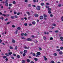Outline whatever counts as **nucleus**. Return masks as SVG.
Returning <instances> with one entry per match:
<instances>
[{"instance_id": "nucleus-1", "label": "nucleus", "mask_w": 63, "mask_h": 63, "mask_svg": "<svg viewBox=\"0 0 63 63\" xmlns=\"http://www.w3.org/2000/svg\"><path fill=\"white\" fill-rule=\"evenodd\" d=\"M40 8H41V7L40 6H38L36 7L37 10L39 11L40 10Z\"/></svg>"}, {"instance_id": "nucleus-2", "label": "nucleus", "mask_w": 63, "mask_h": 63, "mask_svg": "<svg viewBox=\"0 0 63 63\" xmlns=\"http://www.w3.org/2000/svg\"><path fill=\"white\" fill-rule=\"evenodd\" d=\"M39 18L40 19H43L44 18V17L42 16H40Z\"/></svg>"}, {"instance_id": "nucleus-3", "label": "nucleus", "mask_w": 63, "mask_h": 63, "mask_svg": "<svg viewBox=\"0 0 63 63\" xmlns=\"http://www.w3.org/2000/svg\"><path fill=\"white\" fill-rule=\"evenodd\" d=\"M27 40L28 41H32V39L30 38L27 39Z\"/></svg>"}, {"instance_id": "nucleus-4", "label": "nucleus", "mask_w": 63, "mask_h": 63, "mask_svg": "<svg viewBox=\"0 0 63 63\" xmlns=\"http://www.w3.org/2000/svg\"><path fill=\"white\" fill-rule=\"evenodd\" d=\"M43 57L44 58V60L45 61H47V58H46V56H44Z\"/></svg>"}, {"instance_id": "nucleus-5", "label": "nucleus", "mask_w": 63, "mask_h": 63, "mask_svg": "<svg viewBox=\"0 0 63 63\" xmlns=\"http://www.w3.org/2000/svg\"><path fill=\"white\" fill-rule=\"evenodd\" d=\"M36 54L38 55H41V53L39 52H37L36 53Z\"/></svg>"}, {"instance_id": "nucleus-6", "label": "nucleus", "mask_w": 63, "mask_h": 63, "mask_svg": "<svg viewBox=\"0 0 63 63\" xmlns=\"http://www.w3.org/2000/svg\"><path fill=\"white\" fill-rule=\"evenodd\" d=\"M59 54L60 55H62L63 54V52L61 51H60L59 52Z\"/></svg>"}, {"instance_id": "nucleus-7", "label": "nucleus", "mask_w": 63, "mask_h": 63, "mask_svg": "<svg viewBox=\"0 0 63 63\" xmlns=\"http://www.w3.org/2000/svg\"><path fill=\"white\" fill-rule=\"evenodd\" d=\"M34 16L35 17H38L39 16V15L37 14H35L34 15Z\"/></svg>"}, {"instance_id": "nucleus-8", "label": "nucleus", "mask_w": 63, "mask_h": 63, "mask_svg": "<svg viewBox=\"0 0 63 63\" xmlns=\"http://www.w3.org/2000/svg\"><path fill=\"white\" fill-rule=\"evenodd\" d=\"M27 52V50H25L24 51V53H26Z\"/></svg>"}, {"instance_id": "nucleus-9", "label": "nucleus", "mask_w": 63, "mask_h": 63, "mask_svg": "<svg viewBox=\"0 0 63 63\" xmlns=\"http://www.w3.org/2000/svg\"><path fill=\"white\" fill-rule=\"evenodd\" d=\"M12 42L13 43H16V41L14 40L13 39H12Z\"/></svg>"}, {"instance_id": "nucleus-10", "label": "nucleus", "mask_w": 63, "mask_h": 63, "mask_svg": "<svg viewBox=\"0 0 63 63\" xmlns=\"http://www.w3.org/2000/svg\"><path fill=\"white\" fill-rule=\"evenodd\" d=\"M48 11H51V8H48Z\"/></svg>"}, {"instance_id": "nucleus-11", "label": "nucleus", "mask_w": 63, "mask_h": 63, "mask_svg": "<svg viewBox=\"0 0 63 63\" xmlns=\"http://www.w3.org/2000/svg\"><path fill=\"white\" fill-rule=\"evenodd\" d=\"M30 60H29V59H27V61L28 63H29L30 62Z\"/></svg>"}, {"instance_id": "nucleus-12", "label": "nucleus", "mask_w": 63, "mask_h": 63, "mask_svg": "<svg viewBox=\"0 0 63 63\" xmlns=\"http://www.w3.org/2000/svg\"><path fill=\"white\" fill-rule=\"evenodd\" d=\"M40 5L41 6H44L45 5V3H41Z\"/></svg>"}, {"instance_id": "nucleus-13", "label": "nucleus", "mask_w": 63, "mask_h": 63, "mask_svg": "<svg viewBox=\"0 0 63 63\" xmlns=\"http://www.w3.org/2000/svg\"><path fill=\"white\" fill-rule=\"evenodd\" d=\"M27 14H28V16H30V15H31L30 13L28 11L27 12Z\"/></svg>"}, {"instance_id": "nucleus-14", "label": "nucleus", "mask_w": 63, "mask_h": 63, "mask_svg": "<svg viewBox=\"0 0 63 63\" xmlns=\"http://www.w3.org/2000/svg\"><path fill=\"white\" fill-rule=\"evenodd\" d=\"M22 63H25V60H22Z\"/></svg>"}, {"instance_id": "nucleus-15", "label": "nucleus", "mask_w": 63, "mask_h": 63, "mask_svg": "<svg viewBox=\"0 0 63 63\" xmlns=\"http://www.w3.org/2000/svg\"><path fill=\"white\" fill-rule=\"evenodd\" d=\"M43 16L44 18L47 17V15L45 14H44L43 15Z\"/></svg>"}, {"instance_id": "nucleus-16", "label": "nucleus", "mask_w": 63, "mask_h": 63, "mask_svg": "<svg viewBox=\"0 0 63 63\" xmlns=\"http://www.w3.org/2000/svg\"><path fill=\"white\" fill-rule=\"evenodd\" d=\"M32 24L33 25H35L36 24V22L34 21L32 22Z\"/></svg>"}, {"instance_id": "nucleus-17", "label": "nucleus", "mask_w": 63, "mask_h": 63, "mask_svg": "<svg viewBox=\"0 0 63 63\" xmlns=\"http://www.w3.org/2000/svg\"><path fill=\"white\" fill-rule=\"evenodd\" d=\"M8 3H6V4L5 5V6H6V7H8Z\"/></svg>"}, {"instance_id": "nucleus-18", "label": "nucleus", "mask_w": 63, "mask_h": 63, "mask_svg": "<svg viewBox=\"0 0 63 63\" xmlns=\"http://www.w3.org/2000/svg\"><path fill=\"white\" fill-rule=\"evenodd\" d=\"M11 18L12 19H14L15 18V17L14 16H12L11 17Z\"/></svg>"}, {"instance_id": "nucleus-19", "label": "nucleus", "mask_w": 63, "mask_h": 63, "mask_svg": "<svg viewBox=\"0 0 63 63\" xmlns=\"http://www.w3.org/2000/svg\"><path fill=\"white\" fill-rule=\"evenodd\" d=\"M34 60H35V61H37L38 60V59L36 58H34Z\"/></svg>"}, {"instance_id": "nucleus-20", "label": "nucleus", "mask_w": 63, "mask_h": 63, "mask_svg": "<svg viewBox=\"0 0 63 63\" xmlns=\"http://www.w3.org/2000/svg\"><path fill=\"white\" fill-rule=\"evenodd\" d=\"M7 56H4L3 57V58L4 59H5V58H7Z\"/></svg>"}, {"instance_id": "nucleus-21", "label": "nucleus", "mask_w": 63, "mask_h": 63, "mask_svg": "<svg viewBox=\"0 0 63 63\" xmlns=\"http://www.w3.org/2000/svg\"><path fill=\"white\" fill-rule=\"evenodd\" d=\"M49 6L47 5L46 6V7L47 9H48L49 8Z\"/></svg>"}, {"instance_id": "nucleus-22", "label": "nucleus", "mask_w": 63, "mask_h": 63, "mask_svg": "<svg viewBox=\"0 0 63 63\" xmlns=\"http://www.w3.org/2000/svg\"><path fill=\"white\" fill-rule=\"evenodd\" d=\"M43 39L44 40H46V39H47V38H46V36H44L43 37Z\"/></svg>"}, {"instance_id": "nucleus-23", "label": "nucleus", "mask_w": 63, "mask_h": 63, "mask_svg": "<svg viewBox=\"0 0 63 63\" xmlns=\"http://www.w3.org/2000/svg\"><path fill=\"white\" fill-rule=\"evenodd\" d=\"M21 28L20 27H18L17 28V29H18V30H20L21 29Z\"/></svg>"}, {"instance_id": "nucleus-24", "label": "nucleus", "mask_w": 63, "mask_h": 63, "mask_svg": "<svg viewBox=\"0 0 63 63\" xmlns=\"http://www.w3.org/2000/svg\"><path fill=\"white\" fill-rule=\"evenodd\" d=\"M5 55L7 56H9V55L8 53H5Z\"/></svg>"}, {"instance_id": "nucleus-25", "label": "nucleus", "mask_w": 63, "mask_h": 63, "mask_svg": "<svg viewBox=\"0 0 63 63\" xmlns=\"http://www.w3.org/2000/svg\"><path fill=\"white\" fill-rule=\"evenodd\" d=\"M12 52H10L8 53V54L9 55H11V54H12Z\"/></svg>"}, {"instance_id": "nucleus-26", "label": "nucleus", "mask_w": 63, "mask_h": 63, "mask_svg": "<svg viewBox=\"0 0 63 63\" xmlns=\"http://www.w3.org/2000/svg\"><path fill=\"white\" fill-rule=\"evenodd\" d=\"M17 58H20V56H19V55H17Z\"/></svg>"}, {"instance_id": "nucleus-27", "label": "nucleus", "mask_w": 63, "mask_h": 63, "mask_svg": "<svg viewBox=\"0 0 63 63\" xmlns=\"http://www.w3.org/2000/svg\"><path fill=\"white\" fill-rule=\"evenodd\" d=\"M60 49L61 50H62L63 49V47H60Z\"/></svg>"}, {"instance_id": "nucleus-28", "label": "nucleus", "mask_w": 63, "mask_h": 63, "mask_svg": "<svg viewBox=\"0 0 63 63\" xmlns=\"http://www.w3.org/2000/svg\"><path fill=\"white\" fill-rule=\"evenodd\" d=\"M10 49H13V47H12V46H10L9 47Z\"/></svg>"}, {"instance_id": "nucleus-29", "label": "nucleus", "mask_w": 63, "mask_h": 63, "mask_svg": "<svg viewBox=\"0 0 63 63\" xmlns=\"http://www.w3.org/2000/svg\"><path fill=\"white\" fill-rule=\"evenodd\" d=\"M48 14H51V12L50 11H48Z\"/></svg>"}, {"instance_id": "nucleus-30", "label": "nucleus", "mask_w": 63, "mask_h": 63, "mask_svg": "<svg viewBox=\"0 0 63 63\" xmlns=\"http://www.w3.org/2000/svg\"><path fill=\"white\" fill-rule=\"evenodd\" d=\"M18 30H16L15 31V33L16 34H17V32H18Z\"/></svg>"}, {"instance_id": "nucleus-31", "label": "nucleus", "mask_w": 63, "mask_h": 63, "mask_svg": "<svg viewBox=\"0 0 63 63\" xmlns=\"http://www.w3.org/2000/svg\"><path fill=\"white\" fill-rule=\"evenodd\" d=\"M38 48L40 50H42V48H41L40 47H38Z\"/></svg>"}, {"instance_id": "nucleus-32", "label": "nucleus", "mask_w": 63, "mask_h": 63, "mask_svg": "<svg viewBox=\"0 0 63 63\" xmlns=\"http://www.w3.org/2000/svg\"><path fill=\"white\" fill-rule=\"evenodd\" d=\"M57 54H56V53H55L53 54V55H54V56H57Z\"/></svg>"}, {"instance_id": "nucleus-33", "label": "nucleus", "mask_w": 63, "mask_h": 63, "mask_svg": "<svg viewBox=\"0 0 63 63\" xmlns=\"http://www.w3.org/2000/svg\"><path fill=\"white\" fill-rule=\"evenodd\" d=\"M60 40H63V37H60Z\"/></svg>"}, {"instance_id": "nucleus-34", "label": "nucleus", "mask_w": 63, "mask_h": 63, "mask_svg": "<svg viewBox=\"0 0 63 63\" xmlns=\"http://www.w3.org/2000/svg\"><path fill=\"white\" fill-rule=\"evenodd\" d=\"M24 25L25 26H26L27 25V23H25L24 24Z\"/></svg>"}, {"instance_id": "nucleus-35", "label": "nucleus", "mask_w": 63, "mask_h": 63, "mask_svg": "<svg viewBox=\"0 0 63 63\" xmlns=\"http://www.w3.org/2000/svg\"><path fill=\"white\" fill-rule=\"evenodd\" d=\"M12 5V4L10 3L9 5V7H11Z\"/></svg>"}, {"instance_id": "nucleus-36", "label": "nucleus", "mask_w": 63, "mask_h": 63, "mask_svg": "<svg viewBox=\"0 0 63 63\" xmlns=\"http://www.w3.org/2000/svg\"><path fill=\"white\" fill-rule=\"evenodd\" d=\"M13 4H16V1H14L13 2Z\"/></svg>"}, {"instance_id": "nucleus-37", "label": "nucleus", "mask_w": 63, "mask_h": 63, "mask_svg": "<svg viewBox=\"0 0 63 63\" xmlns=\"http://www.w3.org/2000/svg\"><path fill=\"white\" fill-rule=\"evenodd\" d=\"M56 51H58V52H59V51H60V49H57L56 50Z\"/></svg>"}, {"instance_id": "nucleus-38", "label": "nucleus", "mask_w": 63, "mask_h": 63, "mask_svg": "<svg viewBox=\"0 0 63 63\" xmlns=\"http://www.w3.org/2000/svg\"><path fill=\"white\" fill-rule=\"evenodd\" d=\"M8 0H6L5 2V3H8Z\"/></svg>"}, {"instance_id": "nucleus-39", "label": "nucleus", "mask_w": 63, "mask_h": 63, "mask_svg": "<svg viewBox=\"0 0 63 63\" xmlns=\"http://www.w3.org/2000/svg\"><path fill=\"white\" fill-rule=\"evenodd\" d=\"M21 38L22 39H23V40H25V38L24 37H21Z\"/></svg>"}, {"instance_id": "nucleus-40", "label": "nucleus", "mask_w": 63, "mask_h": 63, "mask_svg": "<svg viewBox=\"0 0 63 63\" xmlns=\"http://www.w3.org/2000/svg\"><path fill=\"white\" fill-rule=\"evenodd\" d=\"M15 49H17V47L16 46L15 47Z\"/></svg>"}, {"instance_id": "nucleus-41", "label": "nucleus", "mask_w": 63, "mask_h": 63, "mask_svg": "<svg viewBox=\"0 0 63 63\" xmlns=\"http://www.w3.org/2000/svg\"><path fill=\"white\" fill-rule=\"evenodd\" d=\"M28 6L29 7H31V4H29Z\"/></svg>"}, {"instance_id": "nucleus-42", "label": "nucleus", "mask_w": 63, "mask_h": 63, "mask_svg": "<svg viewBox=\"0 0 63 63\" xmlns=\"http://www.w3.org/2000/svg\"><path fill=\"white\" fill-rule=\"evenodd\" d=\"M51 63H55L54 61H52L51 62Z\"/></svg>"}, {"instance_id": "nucleus-43", "label": "nucleus", "mask_w": 63, "mask_h": 63, "mask_svg": "<svg viewBox=\"0 0 63 63\" xmlns=\"http://www.w3.org/2000/svg\"><path fill=\"white\" fill-rule=\"evenodd\" d=\"M25 2L26 3H27L28 2V0H24Z\"/></svg>"}, {"instance_id": "nucleus-44", "label": "nucleus", "mask_w": 63, "mask_h": 63, "mask_svg": "<svg viewBox=\"0 0 63 63\" xmlns=\"http://www.w3.org/2000/svg\"><path fill=\"white\" fill-rule=\"evenodd\" d=\"M53 38L52 37H50V40H53Z\"/></svg>"}, {"instance_id": "nucleus-45", "label": "nucleus", "mask_w": 63, "mask_h": 63, "mask_svg": "<svg viewBox=\"0 0 63 63\" xmlns=\"http://www.w3.org/2000/svg\"><path fill=\"white\" fill-rule=\"evenodd\" d=\"M61 4H59L58 5V7H61Z\"/></svg>"}, {"instance_id": "nucleus-46", "label": "nucleus", "mask_w": 63, "mask_h": 63, "mask_svg": "<svg viewBox=\"0 0 63 63\" xmlns=\"http://www.w3.org/2000/svg\"><path fill=\"white\" fill-rule=\"evenodd\" d=\"M12 27H13V28H14V27H16V26L14 25H12Z\"/></svg>"}, {"instance_id": "nucleus-47", "label": "nucleus", "mask_w": 63, "mask_h": 63, "mask_svg": "<svg viewBox=\"0 0 63 63\" xmlns=\"http://www.w3.org/2000/svg\"><path fill=\"white\" fill-rule=\"evenodd\" d=\"M23 56H25V55H26V54H25V53H24L23 54Z\"/></svg>"}, {"instance_id": "nucleus-48", "label": "nucleus", "mask_w": 63, "mask_h": 63, "mask_svg": "<svg viewBox=\"0 0 63 63\" xmlns=\"http://www.w3.org/2000/svg\"><path fill=\"white\" fill-rule=\"evenodd\" d=\"M24 48H25L26 49H28V48H29V47H28V48L27 47H24Z\"/></svg>"}, {"instance_id": "nucleus-49", "label": "nucleus", "mask_w": 63, "mask_h": 63, "mask_svg": "<svg viewBox=\"0 0 63 63\" xmlns=\"http://www.w3.org/2000/svg\"><path fill=\"white\" fill-rule=\"evenodd\" d=\"M33 1L34 3H36V0H33Z\"/></svg>"}, {"instance_id": "nucleus-50", "label": "nucleus", "mask_w": 63, "mask_h": 63, "mask_svg": "<svg viewBox=\"0 0 63 63\" xmlns=\"http://www.w3.org/2000/svg\"><path fill=\"white\" fill-rule=\"evenodd\" d=\"M50 17H52V16H53V15H52V14H50Z\"/></svg>"}, {"instance_id": "nucleus-51", "label": "nucleus", "mask_w": 63, "mask_h": 63, "mask_svg": "<svg viewBox=\"0 0 63 63\" xmlns=\"http://www.w3.org/2000/svg\"><path fill=\"white\" fill-rule=\"evenodd\" d=\"M32 55L34 56L36 55V54L35 53H33L32 54Z\"/></svg>"}, {"instance_id": "nucleus-52", "label": "nucleus", "mask_w": 63, "mask_h": 63, "mask_svg": "<svg viewBox=\"0 0 63 63\" xmlns=\"http://www.w3.org/2000/svg\"><path fill=\"white\" fill-rule=\"evenodd\" d=\"M52 25H53V26H56V24H52Z\"/></svg>"}, {"instance_id": "nucleus-53", "label": "nucleus", "mask_w": 63, "mask_h": 63, "mask_svg": "<svg viewBox=\"0 0 63 63\" xmlns=\"http://www.w3.org/2000/svg\"><path fill=\"white\" fill-rule=\"evenodd\" d=\"M10 23V22H8L6 24H9Z\"/></svg>"}, {"instance_id": "nucleus-54", "label": "nucleus", "mask_w": 63, "mask_h": 63, "mask_svg": "<svg viewBox=\"0 0 63 63\" xmlns=\"http://www.w3.org/2000/svg\"><path fill=\"white\" fill-rule=\"evenodd\" d=\"M29 26H32V24L30 23L29 24Z\"/></svg>"}, {"instance_id": "nucleus-55", "label": "nucleus", "mask_w": 63, "mask_h": 63, "mask_svg": "<svg viewBox=\"0 0 63 63\" xmlns=\"http://www.w3.org/2000/svg\"><path fill=\"white\" fill-rule=\"evenodd\" d=\"M35 56H36V57H39V55H37H37H35Z\"/></svg>"}, {"instance_id": "nucleus-56", "label": "nucleus", "mask_w": 63, "mask_h": 63, "mask_svg": "<svg viewBox=\"0 0 63 63\" xmlns=\"http://www.w3.org/2000/svg\"><path fill=\"white\" fill-rule=\"evenodd\" d=\"M55 33H58V31H55Z\"/></svg>"}, {"instance_id": "nucleus-57", "label": "nucleus", "mask_w": 63, "mask_h": 63, "mask_svg": "<svg viewBox=\"0 0 63 63\" xmlns=\"http://www.w3.org/2000/svg\"><path fill=\"white\" fill-rule=\"evenodd\" d=\"M20 14V13H19V12L17 14V15H18V16H19Z\"/></svg>"}, {"instance_id": "nucleus-58", "label": "nucleus", "mask_w": 63, "mask_h": 63, "mask_svg": "<svg viewBox=\"0 0 63 63\" xmlns=\"http://www.w3.org/2000/svg\"><path fill=\"white\" fill-rule=\"evenodd\" d=\"M15 18H16L17 17V16L16 15H15Z\"/></svg>"}, {"instance_id": "nucleus-59", "label": "nucleus", "mask_w": 63, "mask_h": 63, "mask_svg": "<svg viewBox=\"0 0 63 63\" xmlns=\"http://www.w3.org/2000/svg\"><path fill=\"white\" fill-rule=\"evenodd\" d=\"M13 55L14 56H16V54L13 53Z\"/></svg>"}, {"instance_id": "nucleus-60", "label": "nucleus", "mask_w": 63, "mask_h": 63, "mask_svg": "<svg viewBox=\"0 0 63 63\" xmlns=\"http://www.w3.org/2000/svg\"><path fill=\"white\" fill-rule=\"evenodd\" d=\"M44 20H46L47 19V18L46 17L44 18Z\"/></svg>"}, {"instance_id": "nucleus-61", "label": "nucleus", "mask_w": 63, "mask_h": 63, "mask_svg": "<svg viewBox=\"0 0 63 63\" xmlns=\"http://www.w3.org/2000/svg\"><path fill=\"white\" fill-rule=\"evenodd\" d=\"M5 60H6V61H7L8 60V59L7 58H6Z\"/></svg>"}, {"instance_id": "nucleus-62", "label": "nucleus", "mask_w": 63, "mask_h": 63, "mask_svg": "<svg viewBox=\"0 0 63 63\" xmlns=\"http://www.w3.org/2000/svg\"><path fill=\"white\" fill-rule=\"evenodd\" d=\"M61 19H62V21H63V16H62V18H61Z\"/></svg>"}, {"instance_id": "nucleus-63", "label": "nucleus", "mask_w": 63, "mask_h": 63, "mask_svg": "<svg viewBox=\"0 0 63 63\" xmlns=\"http://www.w3.org/2000/svg\"><path fill=\"white\" fill-rule=\"evenodd\" d=\"M14 14H15V15H16V12H14Z\"/></svg>"}, {"instance_id": "nucleus-64", "label": "nucleus", "mask_w": 63, "mask_h": 63, "mask_svg": "<svg viewBox=\"0 0 63 63\" xmlns=\"http://www.w3.org/2000/svg\"><path fill=\"white\" fill-rule=\"evenodd\" d=\"M31 63H34V62L33 61H32L31 62Z\"/></svg>"}]
</instances>
